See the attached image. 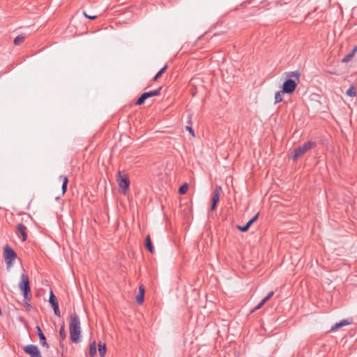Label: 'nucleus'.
Here are the masks:
<instances>
[{"label":"nucleus","instance_id":"obj_17","mask_svg":"<svg viewBox=\"0 0 357 357\" xmlns=\"http://www.w3.org/2000/svg\"><path fill=\"white\" fill-rule=\"evenodd\" d=\"M59 179L62 181L61 190H62V194L64 195L67 191L68 178L66 176L61 175L59 176Z\"/></svg>","mask_w":357,"mask_h":357},{"label":"nucleus","instance_id":"obj_28","mask_svg":"<svg viewBox=\"0 0 357 357\" xmlns=\"http://www.w3.org/2000/svg\"><path fill=\"white\" fill-rule=\"evenodd\" d=\"M23 296L24 298V301H30L31 299V296L30 293H27L26 294L24 292H22Z\"/></svg>","mask_w":357,"mask_h":357},{"label":"nucleus","instance_id":"obj_15","mask_svg":"<svg viewBox=\"0 0 357 357\" xmlns=\"http://www.w3.org/2000/svg\"><path fill=\"white\" fill-rule=\"evenodd\" d=\"M145 290L142 285L139 287V294L136 296V301L138 304H142L144 298Z\"/></svg>","mask_w":357,"mask_h":357},{"label":"nucleus","instance_id":"obj_33","mask_svg":"<svg viewBox=\"0 0 357 357\" xmlns=\"http://www.w3.org/2000/svg\"><path fill=\"white\" fill-rule=\"evenodd\" d=\"M24 306L26 307H29L30 308L31 307V305L29 304V301H24Z\"/></svg>","mask_w":357,"mask_h":357},{"label":"nucleus","instance_id":"obj_7","mask_svg":"<svg viewBox=\"0 0 357 357\" xmlns=\"http://www.w3.org/2000/svg\"><path fill=\"white\" fill-rule=\"evenodd\" d=\"M27 231L28 229L24 225H23L22 223L17 224L15 234L19 238H20L23 242L26 241L28 238Z\"/></svg>","mask_w":357,"mask_h":357},{"label":"nucleus","instance_id":"obj_34","mask_svg":"<svg viewBox=\"0 0 357 357\" xmlns=\"http://www.w3.org/2000/svg\"><path fill=\"white\" fill-rule=\"evenodd\" d=\"M268 300H269V299H268V298H267V297L266 296L265 298H264L261 301V304H264V303H265L266 301H268Z\"/></svg>","mask_w":357,"mask_h":357},{"label":"nucleus","instance_id":"obj_29","mask_svg":"<svg viewBox=\"0 0 357 357\" xmlns=\"http://www.w3.org/2000/svg\"><path fill=\"white\" fill-rule=\"evenodd\" d=\"M185 129H186V130H188L192 135V136H195L194 130H193V128L191 126H187L185 127Z\"/></svg>","mask_w":357,"mask_h":357},{"label":"nucleus","instance_id":"obj_22","mask_svg":"<svg viewBox=\"0 0 357 357\" xmlns=\"http://www.w3.org/2000/svg\"><path fill=\"white\" fill-rule=\"evenodd\" d=\"M286 93H282V90L278 91L275 94V104H278L279 102H281L283 100L282 95L285 94Z\"/></svg>","mask_w":357,"mask_h":357},{"label":"nucleus","instance_id":"obj_1","mask_svg":"<svg viewBox=\"0 0 357 357\" xmlns=\"http://www.w3.org/2000/svg\"><path fill=\"white\" fill-rule=\"evenodd\" d=\"M285 81L282 86V92L292 94L300 81L301 74L298 70L284 73Z\"/></svg>","mask_w":357,"mask_h":357},{"label":"nucleus","instance_id":"obj_13","mask_svg":"<svg viewBox=\"0 0 357 357\" xmlns=\"http://www.w3.org/2000/svg\"><path fill=\"white\" fill-rule=\"evenodd\" d=\"M36 329L37 331L38 335L39 337L40 343L42 346L45 347L47 348L49 347V345L47 342L45 335L43 333L40 327L39 326H36Z\"/></svg>","mask_w":357,"mask_h":357},{"label":"nucleus","instance_id":"obj_12","mask_svg":"<svg viewBox=\"0 0 357 357\" xmlns=\"http://www.w3.org/2000/svg\"><path fill=\"white\" fill-rule=\"evenodd\" d=\"M258 217H259V213H257L245 225L237 226L238 229L242 232L247 231L249 229V228L250 227V226L257 220Z\"/></svg>","mask_w":357,"mask_h":357},{"label":"nucleus","instance_id":"obj_21","mask_svg":"<svg viewBox=\"0 0 357 357\" xmlns=\"http://www.w3.org/2000/svg\"><path fill=\"white\" fill-rule=\"evenodd\" d=\"M346 95L349 97H354L356 95V89L354 84H351L346 91Z\"/></svg>","mask_w":357,"mask_h":357},{"label":"nucleus","instance_id":"obj_32","mask_svg":"<svg viewBox=\"0 0 357 357\" xmlns=\"http://www.w3.org/2000/svg\"><path fill=\"white\" fill-rule=\"evenodd\" d=\"M274 294V291H270L268 295L266 296L267 298L270 299Z\"/></svg>","mask_w":357,"mask_h":357},{"label":"nucleus","instance_id":"obj_19","mask_svg":"<svg viewBox=\"0 0 357 357\" xmlns=\"http://www.w3.org/2000/svg\"><path fill=\"white\" fill-rule=\"evenodd\" d=\"M203 81L199 77H192L189 82L190 86L196 88L197 85H202Z\"/></svg>","mask_w":357,"mask_h":357},{"label":"nucleus","instance_id":"obj_20","mask_svg":"<svg viewBox=\"0 0 357 357\" xmlns=\"http://www.w3.org/2000/svg\"><path fill=\"white\" fill-rule=\"evenodd\" d=\"M107 351V348L105 344H98V352L100 357H105Z\"/></svg>","mask_w":357,"mask_h":357},{"label":"nucleus","instance_id":"obj_5","mask_svg":"<svg viewBox=\"0 0 357 357\" xmlns=\"http://www.w3.org/2000/svg\"><path fill=\"white\" fill-rule=\"evenodd\" d=\"M3 257L7 269H9L13 266V261L17 258V254L10 246L6 245L3 248Z\"/></svg>","mask_w":357,"mask_h":357},{"label":"nucleus","instance_id":"obj_25","mask_svg":"<svg viewBox=\"0 0 357 357\" xmlns=\"http://www.w3.org/2000/svg\"><path fill=\"white\" fill-rule=\"evenodd\" d=\"M168 68V66L167 65H165L163 68H162L157 73L156 75L154 76L153 80L155 82L160 77L162 76V75L163 73H165V72L167 70V69Z\"/></svg>","mask_w":357,"mask_h":357},{"label":"nucleus","instance_id":"obj_31","mask_svg":"<svg viewBox=\"0 0 357 357\" xmlns=\"http://www.w3.org/2000/svg\"><path fill=\"white\" fill-rule=\"evenodd\" d=\"M263 305H264V304H261V303L260 302L257 306L255 307V308L253 309L252 312L256 311V310L260 309Z\"/></svg>","mask_w":357,"mask_h":357},{"label":"nucleus","instance_id":"obj_23","mask_svg":"<svg viewBox=\"0 0 357 357\" xmlns=\"http://www.w3.org/2000/svg\"><path fill=\"white\" fill-rule=\"evenodd\" d=\"M25 38H26L25 34L22 33V34L19 35L15 38L14 44L15 45H20V44H22L23 43V41L24 40Z\"/></svg>","mask_w":357,"mask_h":357},{"label":"nucleus","instance_id":"obj_9","mask_svg":"<svg viewBox=\"0 0 357 357\" xmlns=\"http://www.w3.org/2000/svg\"><path fill=\"white\" fill-rule=\"evenodd\" d=\"M23 349L31 357H42L40 351L36 345L28 344Z\"/></svg>","mask_w":357,"mask_h":357},{"label":"nucleus","instance_id":"obj_14","mask_svg":"<svg viewBox=\"0 0 357 357\" xmlns=\"http://www.w3.org/2000/svg\"><path fill=\"white\" fill-rule=\"evenodd\" d=\"M351 324L350 321H349L347 319H343L342 321H340V322L338 323H335L331 328V331H336L339 328H340L341 327H343V326H347V325H349Z\"/></svg>","mask_w":357,"mask_h":357},{"label":"nucleus","instance_id":"obj_18","mask_svg":"<svg viewBox=\"0 0 357 357\" xmlns=\"http://www.w3.org/2000/svg\"><path fill=\"white\" fill-rule=\"evenodd\" d=\"M357 52V48L354 47L351 52L347 54L342 59V63H348L349 62L352 58L354 57V54Z\"/></svg>","mask_w":357,"mask_h":357},{"label":"nucleus","instance_id":"obj_16","mask_svg":"<svg viewBox=\"0 0 357 357\" xmlns=\"http://www.w3.org/2000/svg\"><path fill=\"white\" fill-rule=\"evenodd\" d=\"M145 248L151 253L155 252V250L153 243L151 240L150 235H147L145 238Z\"/></svg>","mask_w":357,"mask_h":357},{"label":"nucleus","instance_id":"obj_27","mask_svg":"<svg viewBox=\"0 0 357 357\" xmlns=\"http://www.w3.org/2000/svg\"><path fill=\"white\" fill-rule=\"evenodd\" d=\"M188 185L187 183H184L183 185H182L179 189H178V193L180 195H183L186 192V191L188 190Z\"/></svg>","mask_w":357,"mask_h":357},{"label":"nucleus","instance_id":"obj_26","mask_svg":"<svg viewBox=\"0 0 357 357\" xmlns=\"http://www.w3.org/2000/svg\"><path fill=\"white\" fill-rule=\"evenodd\" d=\"M59 336H60V344L61 343V341L64 340L66 337V333L65 331V325L64 324H62L61 326V328L59 330Z\"/></svg>","mask_w":357,"mask_h":357},{"label":"nucleus","instance_id":"obj_8","mask_svg":"<svg viewBox=\"0 0 357 357\" xmlns=\"http://www.w3.org/2000/svg\"><path fill=\"white\" fill-rule=\"evenodd\" d=\"M19 288L21 289L22 292H24L26 294L27 293H31V287L29 277L24 273H22L21 275L20 282L19 283Z\"/></svg>","mask_w":357,"mask_h":357},{"label":"nucleus","instance_id":"obj_30","mask_svg":"<svg viewBox=\"0 0 357 357\" xmlns=\"http://www.w3.org/2000/svg\"><path fill=\"white\" fill-rule=\"evenodd\" d=\"M84 15L88 18V19H90V20H95L97 18V16L96 15H88L86 12H84Z\"/></svg>","mask_w":357,"mask_h":357},{"label":"nucleus","instance_id":"obj_2","mask_svg":"<svg viewBox=\"0 0 357 357\" xmlns=\"http://www.w3.org/2000/svg\"><path fill=\"white\" fill-rule=\"evenodd\" d=\"M70 337L73 343H77L81 334V324L78 315L73 313L70 316Z\"/></svg>","mask_w":357,"mask_h":357},{"label":"nucleus","instance_id":"obj_4","mask_svg":"<svg viewBox=\"0 0 357 357\" xmlns=\"http://www.w3.org/2000/svg\"><path fill=\"white\" fill-rule=\"evenodd\" d=\"M116 182L121 189L122 193L126 195L130 185L128 174L125 171H119L116 176Z\"/></svg>","mask_w":357,"mask_h":357},{"label":"nucleus","instance_id":"obj_10","mask_svg":"<svg viewBox=\"0 0 357 357\" xmlns=\"http://www.w3.org/2000/svg\"><path fill=\"white\" fill-rule=\"evenodd\" d=\"M49 302H50L52 307L53 308L54 314L56 317H60L61 312H60V310H59V303H58L57 299H56V296H54L52 291H51L50 293Z\"/></svg>","mask_w":357,"mask_h":357},{"label":"nucleus","instance_id":"obj_6","mask_svg":"<svg viewBox=\"0 0 357 357\" xmlns=\"http://www.w3.org/2000/svg\"><path fill=\"white\" fill-rule=\"evenodd\" d=\"M161 90H162V87H159L158 89H155V90L143 93L136 100L135 104L137 105H142L145 102V100H147L148 98L153 97V96H159L160 94Z\"/></svg>","mask_w":357,"mask_h":357},{"label":"nucleus","instance_id":"obj_3","mask_svg":"<svg viewBox=\"0 0 357 357\" xmlns=\"http://www.w3.org/2000/svg\"><path fill=\"white\" fill-rule=\"evenodd\" d=\"M316 146V143L312 141L305 142L303 145L296 148L291 153V159L297 161L298 158L302 157L308 151Z\"/></svg>","mask_w":357,"mask_h":357},{"label":"nucleus","instance_id":"obj_24","mask_svg":"<svg viewBox=\"0 0 357 357\" xmlns=\"http://www.w3.org/2000/svg\"><path fill=\"white\" fill-rule=\"evenodd\" d=\"M97 349L96 342H93L89 346V356L90 357H94L96 354Z\"/></svg>","mask_w":357,"mask_h":357},{"label":"nucleus","instance_id":"obj_11","mask_svg":"<svg viewBox=\"0 0 357 357\" xmlns=\"http://www.w3.org/2000/svg\"><path fill=\"white\" fill-rule=\"evenodd\" d=\"M222 190V188L220 185H217L215 188L213 195L211 199V210L214 211L216 208L217 203L219 201L220 193Z\"/></svg>","mask_w":357,"mask_h":357}]
</instances>
